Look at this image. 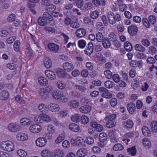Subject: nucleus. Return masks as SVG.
I'll list each match as a JSON object with an SVG mask.
<instances>
[{
	"label": "nucleus",
	"instance_id": "obj_1",
	"mask_svg": "<svg viewBox=\"0 0 157 157\" xmlns=\"http://www.w3.org/2000/svg\"><path fill=\"white\" fill-rule=\"evenodd\" d=\"M99 139L98 146L101 147H104L107 143L108 137L107 134L104 132L100 133L99 135Z\"/></svg>",
	"mask_w": 157,
	"mask_h": 157
},
{
	"label": "nucleus",
	"instance_id": "obj_2",
	"mask_svg": "<svg viewBox=\"0 0 157 157\" xmlns=\"http://www.w3.org/2000/svg\"><path fill=\"white\" fill-rule=\"evenodd\" d=\"M2 147L4 150L7 151H12L14 149L13 143L9 140L3 142L2 144Z\"/></svg>",
	"mask_w": 157,
	"mask_h": 157
},
{
	"label": "nucleus",
	"instance_id": "obj_3",
	"mask_svg": "<svg viewBox=\"0 0 157 157\" xmlns=\"http://www.w3.org/2000/svg\"><path fill=\"white\" fill-rule=\"evenodd\" d=\"M8 128L10 131L13 132H18L21 128L20 124L16 122L10 123L8 125Z\"/></svg>",
	"mask_w": 157,
	"mask_h": 157
},
{
	"label": "nucleus",
	"instance_id": "obj_4",
	"mask_svg": "<svg viewBox=\"0 0 157 157\" xmlns=\"http://www.w3.org/2000/svg\"><path fill=\"white\" fill-rule=\"evenodd\" d=\"M48 24H49L50 25L54 26L55 25L54 21L52 16L47 12H45L43 15Z\"/></svg>",
	"mask_w": 157,
	"mask_h": 157
},
{
	"label": "nucleus",
	"instance_id": "obj_5",
	"mask_svg": "<svg viewBox=\"0 0 157 157\" xmlns=\"http://www.w3.org/2000/svg\"><path fill=\"white\" fill-rule=\"evenodd\" d=\"M61 96V92L58 90H54L52 93V98L55 99H59L61 98V100H63L62 101L66 102L67 101V99L66 98H62Z\"/></svg>",
	"mask_w": 157,
	"mask_h": 157
},
{
	"label": "nucleus",
	"instance_id": "obj_6",
	"mask_svg": "<svg viewBox=\"0 0 157 157\" xmlns=\"http://www.w3.org/2000/svg\"><path fill=\"white\" fill-rule=\"evenodd\" d=\"M138 30L137 27L134 25H132L128 28V31L129 34L132 36H134L136 35Z\"/></svg>",
	"mask_w": 157,
	"mask_h": 157
},
{
	"label": "nucleus",
	"instance_id": "obj_7",
	"mask_svg": "<svg viewBox=\"0 0 157 157\" xmlns=\"http://www.w3.org/2000/svg\"><path fill=\"white\" fill-rule=\"evenodd\" d=\"M41 129V126L36 124H33L29 128L30 132L34 133L39 132L40 131Z\"/></svg>",
	"mask_w": 157,
	"mask_h": 157
},
{
	"label": "nucleus",
	"instance_id": "obj_8",
	"mask_svg": "<svg viewBox=\"0 0 157 157\" xmlns=\"http://www.w3.org/2000/svg\"><path fill=\"white\" fill-rule=\"evenodd\" d=\"M86 48L84 51L85 53L88 56L91 55L93 52L94 46L92 43L90 42L88 44Z\"/></svg>",
	"mask_w": 157,
	"mask_h": 157
},
{
	"label": "nucleus",
	"instance_id": "obj_9",
	"mask_svg": "<svg viewBox=\"0 0 157 157\" xmlns=\"http://www.w3.org/2000/svg\"><path fill=\"white\" fill-rule=\"evenodd\" d=\"M47 143V140L44 137L38 138L37 139L36 142V145L40 147L44 146L46 145Z\"/></svg>",
	"mask_w": 157,
	"mask_h": 157
},
{
	"label": "nucleus",
	"instance_id": "obj_10",
	"mask_svg": "<svg viewBox=\"0 0 157 157\" xmlns=\"http://www.w3.org/2000/svg\"><path fill=\"white\" fill-rule=\"evenodd\" d=\"M63 67L65 71L70 72L74 69V66L72 63L66 62L63 63Z\"/></svg>",
	"mask_w": 157,
	"mask_h": 157
},
{
	"label": "nucleus",
	"instance_id": "obj_11",
	"mask_svg": "<svg viewBox=\"0 0 157 157\" xmlns=\"http://www.w3.org/2000/svg\"><path fill=\"white\" fill-rule=\"evenodd\" d=\"M127 107L130 114H132L135 113L136 110V107L135 104L132 102H130L127 104Z\"/></svg>",
	"mask_w": 157,
	"mask_h": 157
},
{
	"label": "nucleus",
	"instance_id": "obj_12",
	"mask_svg": "<svg viewBox=\"0 0 157 157\" xmlns=\"http://www.w3.org/2000/svg\"><path fill=\"white\" fill-rule=\"evenodd\" d=\"M109 23L113 25L115 24L114 13L112 12H109L107 14Z\"/></svg>",
	"mask_w": 157,
	"mask_h": 157
},
{
	"label": "nucleus",
	"instance_id": "obj_13",
	"mask_svg": "<svg viewBox=\"0 0 157 157\" xmlns=\"http://www.w3.org/2000/svg\"><path fill=\"white\" fill-rule=\"evenodd\" d=\"M38 94L43 100H48L49 98L48 94L44 92V88H41L38 91Z\"/></svg>",
	"mask_w": 157,
	"mask_h": 157
},
{
	"label": "nucleus",
	"instance_id": "obj_14",
	"mask_svg": "<svg viewBox=\"0 0 157 157\" xmlns=\"http://www.w3.org/2000/svg\"><path fill=\"white\" fill-rule=\"evenodd\" d=\"M48 47L50 50L55 53L57 52L59 48V46L58 45L52 43L48 44Z\"/></svg>",
	"mask_w": 157,
	"mask_h": 157
},
{
	"label": "nucleus",
	"instance_id": "obj_15",
	"mask_svg": "<svg viewBox=\"0 0 157 157\" xmlns=\"http://www.w3.org/2000/svg\"><path fill=\"white\" fill-rule=\"evenodd\" d=\"M86 33V30L84 28H80L76 30L75 34L77 37H82L85 35Z\"/></svg>",
	"mask_w": 157,
	"mask_h": 157
},
{
	"label": "nucleus",
	"instance_id": "obj_16",
	"mask_svg": "<svg viewBox=\"0 0 157 157\" xmlns=\"http://www.w3.org/2000/svg\"><path fill=\"white\" fill-rule=\"evenodd\" d=\"M90 126L95 128L96 130L98 132L101 131L103 130V127L100 124H98L96 122H92L90 123Z\"/></svg>",
	"mask_w": 157,
	"mask_h": 157
},
{
	"label": "nucleus",
	"instance_id": "obj_17",
	"mask_svg": "<svg viewBox=\"0 0 157 157\" xmlns=\"http://www.w3.org/2000/svg\"><path fill=\"white\" fill-rule=\"evenodd\" d=\"M10 94L8 91L6 90L2 91L0 93V99L3 101H6L8 99Z\"/></svg>",
	"mask_w": 157,
	"mask_h": 157
},
{
	"label": "nucleus",
	"instance_id": "obj_18",
	"mask_svg": "<svg viewBox=\"0 0 157 157\" xmlns=\"http://www.w3.org/2000/svg\"><path fill=\"white\" fill-rule=\"evenodd\" d=\"M87 153V151L86 149L84 148H81L78 150L76 154L78 157H82L86 155Z\"/></svg>",
	"mask_w": 157,
	"mask_h": 157
},
{
	"label": "nucleus",
	"instance_id": "obj_19",
	"mask_svg": "<svg viewBox=\"0 0 157 157\" xmlns=\"http://www.w3.org/2000/svg\"><path fill=\"white\" fill-rule=\"evenodd\" d=\"M48 107L49 109L53 112H57L60 109L59 105L55 103H51L48 105Z\"/></svg>",
	"mask_w": 157,
	"mask_h": 157
},
{
	"label": "nucleus",
	"instance_id": "obj_20",
	"mask_svg": "<svg viewBox=\"0 0 157 157\" xmlns=\"http://www.w3.org/2000/svg\"><path fill=\"white\" fill-rule=\"evenodd\" d=\"M91 109V107L89 105H85L81 107L79 110L82 113H86L89 112Z\"/></svg>",
	"mask_w": 157,
	"mask_h": 157
},
{
	"label": "nucleus",
	"instance_id": "obj_21",
	"mask_svg": "<svg viewBox=\"0 0 157 157\" xmlns=\"http://www.w3.org/2000/svg\"><path fill=\"white\" fill-rule=\"evenodd\" d=\"M45 74L47 77L51 80H54L56 78V74L53 71L49 70L45 71Z\"/></svg>",
	"mask_w": 157,
	"mask_h": 157
},
{
	"label": "nucleus",
	"instance_id": "obj_22",
	"mask_svg": "<svg viewBox=\"0 0 157 157\" xmlns=\"http://www.w3.org/2000/svg\"><path fill=\"white\" fill-rule=\"evenodd\" d=\"M69 128L70 130L74 132H77L80 129L79 126L75 123L70 124L69 126Z\"/></svg>",
	"mask_w": 157,
	"mask_h": 157
},
{
	"label": "nucleus",
	"instance_id": "obj_23",
	"mask_svg": "<svg viewBox=\"0 0 157 157\" xmlns=\"http://www.w3.org/2000/svg\"><path fill=\"white\" fill-rule=\"evenodd\" d=\"M17 137L18 140L22 141L27 140L28 138L27 135L23 133H18L17 135Z\"/></svg>",
	"mask_w": 157,
	"mask_h": 157
},
{
	"label": "nucleus",
	"instance_id": "obj_24",
	"mask_svg": "<svg viewBox=\"0 0 157 157\" xmlns=\"http://www.w3.org/2000/svg\"><path fill=\"white\" fill-rule=\"evenodd\" d=\"M44 66L47 68H50L52 67V63L51 60L48 57H45L44 59Z\"/></svg>",
	"mask_w": 157,
	"mask_h": 157
},
{
	"label": "nucleus",
	"instance_id": "obj_25",
	"mask_svg": "<svg viewBox=\"0 0 157 157\" xmlns=\"http://www.w3.org/2000/svg\"><path fill=\"white\" fill-rule=\"evenodd\" d=\"M63 151L60 149H57L52 153V157H63Z\"/></svg>",
	"mask_w": 157,
	"mask_h": 157
},
{
	"label": "nucleus",
	"instance_id": "obj_26",
	"mask_svg": "<svg viewBox=\"0 0 157 157\" xmlns=\"http://www.w3.org/2000/svg\"><path fill=\"white\" fill-rule=\"evenodd\" d=\"M76 147H82L84 145V141L81 137H76Z\"/></svg>",
	"mask_w": 157,
	"mask_h": 157
},
{
	"label": "nucleus",
	"instance_id": "obj_27",
	"mask_svg": "<svg viewBox=\"0 0 157 157\" xmlns=\"http://www.w3.org/2000/svg\"><path fill=\"white\" fill-rule=\"evenodd\" d=\"M134 47L136 50L138 52H143L146 50L145 48L141 44H136Z\"/></svg>",
	"mask_w": 157,
	"mask_h": 157
},
{
	"label": "nucleus",
	"instance_id": "obj_28",
	"mask_svg": "<svg viewBox=\"0 0 157 157\" xmlns=\"http://www.w3.org/2000/svg\"><path fill=\"white\" fill-rule=\"evenodd\" d=\"M122 124L126 128H131L133 125L132 121L130 119L122 122Z\"/></svg>",
	"mask_w": 157,
	"mask_h": 157
},
{
	"label": "nucleus",
	"instance_id": "obj_29",
	"mask_svg": "<svg viewBox=\"0 0 157 157\" xmlns=\"http://www.w3.org/2000/svg\"><path fill=\"white\" fill-rule=\"evenodd\" d=\"M37 22L39 25L42 26H45L48 24L43 16L38 18Z\"/></svg>",
	"mask_w": 157,
	"mask_h": 157
},
{
	"label": "nucleus",
	"instance_id": "obj_30",
	"mask_svg": "<svg viewBox=\"0 0 157 157\" xmlns=\"http://www.w3.org/2000/svg\"><path fill=\"white\" fill-rule=\"evenodd\" d=\"M143 134L145 136H150L151 132L148 128L146 126H144L142 128Z\"/></svg>",
	"mask_w": 157,
	"mask_h": 157
},
{
	"label": "nucleus",
	"instance_id": "obj_31",
	"mask_svg": "<svg viewBox=\"0 0 157 157\" xmlns=\"http://www.w3.org/2000/svg\"><path fill=\"white\" fill-rule=\"evenodd\" d=\"M64 70H59L57 71L58 75L60 78H67V74Z\"/></svg>",
	"mask_w": 157,
	"mask_h": 157
},
{
	"label": "nucleus",
	"instance_id": "obj_32",
	"mask_svg": "<svg viewBox=\"0 0 157 157\" xmlns=\"http://www.w3.org/2000/svg\"><path fill=\"white\" fill-rule=\"evenodd\" d=\"M20 122L24 125H29L32 123V121L30 120L25 117L21 119Z\"/></svg>",
	"mask_w": 157,
	"mask_h": 157
},
{
	"label": "nucleus",
	"instance_id": "obj_33",
	"mask_svg": "<svg viewBox=\"0 0 157 157\" xmlns=\"http://www.w3.org/2000/svg\"><path fill=\"white\" fill-rule=\"evenodd\" d=\"M38 81L39 84L43 86H45L48 84L47 79L43 77H39L38 79Z\"/></svg>",
	"mask_w": 157,
	"mask_h": 157
},
{
	"label": "nucleus",
	"instance_id": "obj_34",
	"mask_svg": "<svg viewBox=\"0 0 157 157\" xmlns=\"http://www.w3.org/2000/svg\"><path fill=\"white\" fill-rule=\"evenodd\" d=\"M116 115L114 114H111L107 115L105 118L106 121H115V119L116 117Z\"/></svg>",
	"mask_w": 157,
	"mask_h": 157
},
{
	"label": "nucleus",
	"instance_id": "obj_35",
	"mask_svg": "<svg viewBox=\"0 0 157 157\" xmlns=\"http://www.w3.org/2000/svg\"><path fill=\"white\" fill-rule=\"evenodd\" d=\"M102 44L103 47L105 48H108L111 45V43L108 38H104L102 41Z\"/></svg>",
	"mask_w": 157,
	"mask_h": 157
},
{
	"label": "nucleus",
	"instance_id": "obj_36",
	"mask_svg": "<svg viewBox=\"0 0 157 157\" xmlns=\"http://www.w3.org/2000/svg\"><path fill=\"white\" fill-rule=\"evenodd\" d=\"M124 47L125 50L128 52L131 51L133 48L132 44L128 41H126L124 43Z\"/></svg>",
	"mask_w": 157,
	"mask_h": 157
},
{
	"label": "nucleus",
	"instance_id": "obj_37",
	"mask_svg": "<svg viewBox=\"0 0 157 157\" xmlns=\"http://www.w3.org/2000/svg\"><path fill=\"white\" fill-rule=\"evenodd\" d=\"M113 150L117 151H122L124 149V147L121 144H115L113 146Z\"/></svg>",
	"mask_w": 157,
	"mask_h": 157
},
{
	"label": "nucleus",
	"instance_id": "obj_38",
	"mask_svg": "<svg viewBox=\"0 0 157 157\" xmlns=\"http://www.w3.org/2000/svg\"><path fill=\"white\" fill-rule=\"evenodd\" d=\"M109 40L114 42L117 40V38L115 34L113 32H110L108 35Z\"/></svg>",
	"mask_w": 157,
	"mask_h": 157
},
{
	"label": "nucleus",
	"instance_id": "obj_39",
	"mask_svg": "<svg viewBox=\"0 0 157 157\" xmlns=\"http://www.w3.org/2000/svg\"><path fill=\"white\" fill-rule=\"evenodd\" d=\"M56 84L58 88L61 90L65 88L66 86L64 82L61 80L58 81Z\"/></svg>",
	"mask_w": 157,
	"mask_h": 157
},
{
	"label": "nucleus",
	"instance_id": "obj_40",
	"mask_svg": "<svg viewBox=\"0 0 157 157\" xmlns=\"http://www.w3.org/2000/svg\"><path fill=\"white\" fill-rule=\"evenodd\" d=\"M127 150L128 154H131L132 156L135 155L136 152V150L134 146L128 148Z\"/></svg>",
	"mask_w": 157,
	"mask_h": 157
},
{
	"label": "nucleus",
	"instance_id": "obj_41",
	"mask_svg": "<svg viewBox=\"0 0 157 157\" xmlns=\"http://www.w3.org/2000/svg\"><path fill=\"white\" fill-rule=\"evenodd\" d=\"M105 86L107 88H110L113 87L114 85V82L110 80L105 81L104 83Z\"/></svg>",
	"mask_w": 157,
	"mask_h": 157
},
{
	"label": "nucleus",
	"instance_id": "obj_42",
	"mask_svg": "<svg viewBox=\"0 0 157 157\" xmlns=\"http://www.w3.org/2000/svg\"><path fill=\"white\" fill-rule=\"evenodd\" d=\"M151 130L155 132H157V122L155 121H152L150 125Z\"/></svg>",
	"mask_w": 157,
	"mask_h": 157
},
{
	"label": "nucleus",
	"instance_id": "obj_43",
	"mask_svg": "<svg viewBox=\"0 0 157 157\" xmlns=\"http://www.w3.org/2000/svg\"><path fill=\"white\" fill-rule=\"evenodd\" d=\"M81 117L78 114H75L71 116V120L74 122H79L80 121Z\"/></svg>",
	"mask_w": 157,
	"mask_h": 157
},
{
	"label": "nucleus",
	"instance_id": "obj_44",
	"mask_svg": "<svg viewBox=\"0 0 157 157\" xmlns=\"http://www.w3.org/2000/svg\"><path fill=\"white\" fill-rule=\"evenodd\" d=\"M44 30L45 32L50 34L54 33L55 32V29L54 28L49 26L44 27Z\"/></svg>",
	"mask_w": 157,
	"mask_h": 157
},
{
	"label": "nucleus",
	"instance_id": "obj_45",
	"mask_svg": "<svg viewBox=\"0 0 157 157\" xmlns=\"http://www.w3.org/2000/svg\"><path fill=\"white\" fill-rule=\"evenodd\" d=\"M130 65L133 67H139L140 65V63L138 61L132 60L130 62Z\"/></svg>",
	"mask_w": 157,
	"mask_h": 157
},
{
	"label": "nucleus",
	"instance_id": "obj_46",
	"mask_svg": "<svg viewBox=\"0 0 157 157\" xmlns=\"http://www.w3.org/2000/svg\"><path fill=\"white\" fill-rule=\"evenodd\" d=\"M45 106L46 105L43 104H40L39 105L38 108L40 112L42 113H47L48 110L47 109L46 110L45 109Z\"/></svg>",
	"mask_w": 157,
	"mask_h": 157
},
{
	"label": "nucleus",
	"instance_id": "obj_47",
	"mask_svg": "<svg viewBox=\"0 0 157 157\" xmlns=\"http://www.w3.org/2000/svg\"><path fill=\"white\" fill-rule=\"evenodd\" d=\"M56 8V6L53 4H50L48 6L45 7V9L47 11L49 12H53L54 11Z\"/></svg>",
	"mask_w": 157,
	"mask_h": 157
},
{
	"label": "nucleus",
	"instance_id": "obj_48",
	"mask_svg": "<svg viewBox=\"0 0 157 157\" xmlns=\"http://www.w3.org/2000/svg\"><path fill=\"white\" fill-rule=\"evenodd\" d=\"M142 144L144 147H150L151 144V142L147 138H144L142 141Z\"/></svg>",
	"mask_w": 157,
	"mask_h": 157
},
{
	"label": "nucleus",
	"instance_id": "obj_49",
	"mask_svg": "<svg viewBox=\"0 0 157 157\" xmlns=\"http://www.w3.org/2000/svg\"><path fill=\"white\" fill-rule=\"evenodd\" d=\"M142 22L143 25L146 28H149L151 26V24L148 19L144 18L142 19Z\"/></svg>",
	"mask_w": 157,
	"mask_h": 157
},
{
	"label": "nucleus",
	"instance_id": "obj_50",
	"mask_svg": "<svg viewBox=\"0 0 157 157\" xmlns=\"http://www.w3.org/2000/svg\"><path fill=\"white\" fill-rule=\"evenodd\" d=\"M96 38L97 41L99 42H102L104 39L102 34L100 32H98L96 34Z\"/></svg>",
	"mask_w": 157,
	"mask_h": 157
},
{
	"label": "nucleus",
	"instance_id": "obj_51",
	"mask_svg": "<svg viewBox=\"0 0 157 157\" xmlns=\"http://www.w3.org/2000/svg\"><path fill=\"white\" fill-rule=\"evenodd\" d=\"M116 124V121H107L106 126L109 128H111L115 126Z\"/></svg>",
	"mask_w": 157,
	"mask_h": 157
},
{
	"label": "nucleus",
	"instance_id": "obj_52",
	"mask_svg": "<svg viewBox=\"0 0 157 157\" xmlns=\"http://www.w3.org/2000/svg\"><path fill=\"white\" fill-rule=\"evenodd\" d=\"M80 121H81L82 123L84 124H86L89 122V118L86 116H82L80 118Z\"/></svg>",
	"mask_w": 157,
	"mask_h": 157
},
{
	"label": "nucleus",
	"instance_id": "obj_53",
	"mask_svg": "<svg viewBox=\"0 0 157 157\" xmlns=\"http://www.w3.org/2000/svg\"><path fill=\"white\" fill-rule=\"evenodd\" d=\"M99 15V12L97 10L94 11L90 13V16L93 19H96Z\"/></svg>",
	"mask_w": 157,
	"mask_h": 157
},
{
	"label": "nucleus",
	"instance_id": "obj_54",
	"mask_svg": "<svg viewBox=\"0 0 157 157\" xmlns=\"http://www.w3.org/2000/svg\"><path fill=\"white\" fill-rule=\"evenodd\" d=\"M17 153L21 157H26L27 156V153L23 150H18L17 151Z\"/></svg>",
	"mask_w": 157,
	"mask_h": 157
},
{
	"label": "nucleus",
	"instance_id": "obj_55",
	"mask_svg": "<svg viewBox=\"0 0 157 157\" xmlns=\"http://www.w3.org/2000/svg\"><path fill=\"white\" fill-rule=\"evenodd\" d=\"M45 113H42L41 114L42 120L43 121H45L47 122H48L50 121L51 120L50 117L48 115H47Z\"/></svg>",
	"mask_w": 157,
	"mask_h": 157
},
{
	"label": "nucleus",
	"instance_id": "obj_56",
	"mask_svg": "<svg viewBox=\"0 0 157 157\" xmlns=\"http://www.w3.org/2000/svg\"><path fill=\"white\" fill-rule=\"evenodd\" d=\"M141 43L144 47H147L150 45V43L149 41L146 39H142L141 41Z\"/></svg>",
	"mask_w": 157,
	"mask_h": 157
},
{
	"label": "nucleus",
	"instance_id": "obj_57",
	"mask_svg": "<svg viewBox=\"0 0 157 157\" xmlns=\"http://www.w3.org/2000/svg\"><path fill=\"white\" fill-rule=\"evenodd\" d=\"M148 19L151 24L154 25L156 22V19L155 16L153 15L149 16L148 17Z\"/></svg>",
	"mask_w": 157,
	"mask_h": 157
},
{
	"label": "nucleus",
	"instance_id": "obj_58",
	"mask_svg": "<svg viewBox=\"0 0 157 157\" xmlns=\"http://www.w3.org/2000/svg\"><path fill=\"white\" fill-rule=\"evenodd\" d=\"M16 15L12 13L10 14L7 18V21L10 22L15 21Z\"/></svg>",
	"mask_w": 157,
	"mask_h": 157
},
{
	"label": "nucleus",
	"instance_id": "obj_59",
	"mask_svg": "<svg viewBox=\"0 0 157 157\" xmlns=\"http://www.w3.org/2000/svg\"><path fill=\"white\" fill-rule=\"evenodd\" d=\"M96 28L99 31H101L103 30L104 28V26L102 22H98L96 23Z\"/></svg>",
	"mask_w": 157,
	"mask_h": 157
},
{
	"label": "nucleus",
	"instance_id": "obj_60",
	"mask_svg": "<svg viewBox=\"0 0 157 157\" xmlns=\"http://www.w3.org/2000/svg\"><path fill=\"white\" fill-rule=\"evenodd\" d=\"M86 42L83 40H81L78 41V45L79 47L81 48H83L85 47L86 45Z\"/></svg>",
	"mask_w": 157,
	"mask_h": 157
},
{
	"label": "nucleus",
	"instance_id": "obj_61",
	"mask_svg": "<svg viewBox=\"0 0 157 157\" xmlns=\"http://www.w3.org/2000/svg\"><path fill=\"white\" fill-rule=\"evenodd\" d=\"M17 71H13L11 73L8 75L6 77V79L8 80H11L12 78L17 75Z\"/></svg>",
	"mask_w": 157,
	"mask_h": 157
},
{
	"label": "nucleus",
	"instance_id": "obj_62",
	"mask_svg": "<svg viewBox=\"0 0 157 157\" xmlns=\"http://www.w3.org/2000/svg\"><path fill=\"white\" fill-rule=\"evenodd\" d=\"M104 73L106 77L108 79H110L112 77V74L109 70H107L104 71Z\"/></svg>",
	"mask_w": 157,
	"mask_h": 157
},
{
	"label": "nucleus",
	"instance_id": "obj_63",
	"mask_svg": "<svg viewBox=\"0 0 157 157\" xmlns=\"http://www.w3.org/2000/svg\"><path fill=\"white\" fill-rule=\"evenodd\" d=\"M47 130L49 131V133L52 134L55 132V128L52 125H48L47 128Z\"/></svg>",
	"mask_w": 157,
	"mask_h": 157
},
{
	"label": "nucleus",
	"instance_id": "obj_64",
	"mask_svg": "<svg viewBox=\"0 0 157 157\" xmlns=\"http://www.w3.org/2000/svg\"><path fill=\"white\" fill-rule=\"evenodd\" d=\"M41 154L43 157H48L50 155V151L48 150H43L41 152Z\"/></svg>",
	"mask_w": 157,
	"mask_h": 157
}]
</instances>
